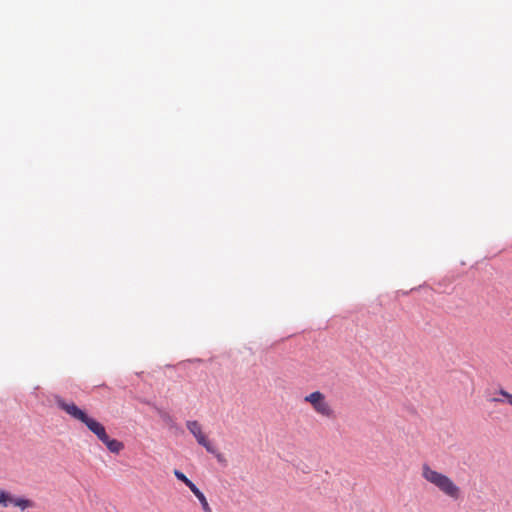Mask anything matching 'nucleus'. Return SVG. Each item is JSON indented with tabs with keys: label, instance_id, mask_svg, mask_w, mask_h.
<instances>
[{
	"label": "nucleus",
	"instance_id": "9",
	"mask_svg": "<svg viewBox=\"0 0 512 512\" xmlns=\"http://www.w3.org/2000/svg\"><path fill=\"white\" fill-rule=\"evenodd\" d=\"M174 475L178 480L182 481L191 491L194 488H196V485L190 479H188L186 475L181 471L174 470Z\"/></svg>",
	"mask_w": 512,
	"mask_h": 512
},
{
	"label": "nucleus",
	"instance_id": "4",
	"mask_svg": "<svg viewBox=\"0 0 512 512\" xmlns=\"http://www.w3.org/2000/svg\"><path fill=\"white\" fill-rule=\"evenodd\" d=\"M34 505V502L30 499L24 497H17L6 490H0V507L2 508L14 506L24 511L26 509L33 508Z\"/></svg>",
	"mask_w": 512,
	"mask_h": 512
},
{
	"label": "nucleus",
	"instance_id": "5",
	"mask_svg": "<svg viewBox=\"0 0 512 512\" xmlns=\"http://www.w3.org/2000/svg\"><path fill=\"white\" fill-rule=\"evenodd\" d=\"M186 427L189 432L196 438L199 445L203 446L207 452L214 453L215 449L211 442L207 439L202 431L200 423L196 420H190L186 422Z\"/></svg>",
	"mask_w": 512,
	"mask_h": 512
},
{
	"label": "nucleus",
	"instance_id": "3",
	"mask_svg": "<svg viewBox=\"0 0 512 512\" xmlns=\"http://www.w3.org/2000/svg\"><path fill=\"white\" fill-rule=\"evenodd\" d=\"M304 401L309 403L314 412L327 419L336 417V413L331 403L327 400L324 393L321 391H314L304 397Z\"/></svg>",
	"mask_w": 512,
	"mask_h": 512
},
{
	"label": "nucleus",
	"instance_id": "8",
	"mask_svg": "<svg viewBox=\"0 0 512 512\" xmlns=\"http://www.w3.org/2000/svg\"><path fill=\"white\" fill-rule=\"evenodd\" d=\"M191 492L199 500L204 512H212V509H211L205 495L197 487L194 488Z\"/></svg>",
	"mask_w": 512,
	"mask_h": 512
},
{
	"label": "nucleus",
	"instance_id": "7",
	"mask_svg": "<svg viewBox=\"0 0 512 512\" xmlns=\"http://www.w3.org/2000/svg\"><path fill=\"white\" fill-rule=\"evenodd\" d=\"M106 445L107 449L112 453H119L124 448V444L116 439H111L109 436L102 441Z\"/></svg>",
	"mask_w": 512,
	"mask_h": 512
},
{
	"label": "nucleus",
	"instance_id": "6",
	"mask_svg": "<svg viewBox=\"0 0 512 512\" xmlns=\"http://www.w3.org/2000/svg\"><path fill=\"white\" fill-rule=\"evenodd\" d=\"M492 403H508L512 406V394L506 391L505 389H499L494 392L493 396L489 399Z\"/></svg>",
	"mask_w": 512,
	"mask_h": 512
},
{
	"label": "nucleus",
	"instance_id": "1",
	"mask_svg": "<svg viewBox=\"0 0 512 512\" xmlns=\"http://www.w3.org/2000/svg\"><path fill=\"white\" fill-rule=\"evenodd\" d=\"M421 476L430 484L435 486L439 491L453 500H458L461 496V489L447 475L438 472L428 464L421 467Z\"/></svg>",
	"mask_w": 512,
	"mask_h": 512
},
{
	"label": "nucleus",
	"instance_id": "2",
	"mask_svg": "<svg viewBox=\"0 0 512 512\" xmlns=\"http://www.w3.org/2000/svg\"><path fill=\"white\" fill-rule=\"evenodd\" d=\"M57 406L65 411L69 416H71L73 419L78 420L86 425V427L94 433L97 438L102 442L106 439L108 434L106 433L105 427L98 422L97 420L89 417L82 409H80L75 403L73 402H66L62 398L56 399Z\"/></svg>",
	"mask_w": 512,
	"mask_h": 512
}]
</instances>
